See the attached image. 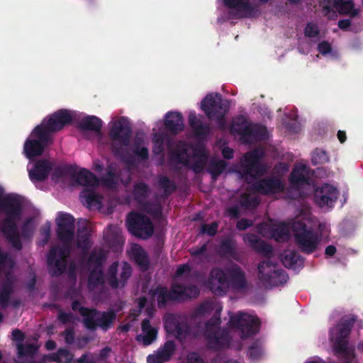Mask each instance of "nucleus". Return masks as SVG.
<instances>
[{"label":"nucleus","instance_id":"obj_13","mask_svg":"<svg viewBox=\"0 0 363 363\" xmlns=\"http://www.w3.org/2000/svg\"><path fill=\"white\" fill-rule=\"evenodd\" d=\"M228 324L240 331L242 339H246L259 333L260 320L257 317L239 313L230 317Z\"/></svg>","mask_w":363,"mask_h":363},{"label":"nucleus","instance_id":"obj_18","mask_svg":"<svg viewBox=\"0 0 363 363\" xmlns=\"http://www.w3.org/2000/svg\"><path fill=\"white\" fill-rule=\"evenodd\" d=\"M57 223V235L65 244H69L74 238V218L70 214L60 213Z\"/></svg>","mask_w":363,"mask_h":363},{"label":"nucleus","instance_id":"obj_34","mask_svg":"<svg viewBox=\"0 0 363 363\" xmlns=\"http://www.w3.org/2000/svg\"><path fill=\"white\" fill-rule=\"evenodd\" d=\"M333 6L337 12L342 16H350L354 18L359 15V9L354 8V4L352 0H333Z\"/></svg>","mask_w":363,"mask_h":363},{"label":"nucleus","instance_id":"obj_48","mask_svg":"<svg viewBox=\"0 0 363 363\" xmlns=\"http://www.w3.org/2000/svg\"><path fill=\"white\" fill-rule=\"evenodd\" d=\"M158 185L162 189H163L164 193L167 196L171 195L177 189L175 182L167 176L161 175L159 177Z\"/></svg>","mask_w":363,"mask_h":363},{"label":"nucleus","instance_id":"obj_1","mask_svg":"<svg viewBox=\"0 0 363 363\" xmlns=\"http://www.w3.org/2000/svg\"><path fill=\"white\" fill-rule=\"evenodd\" d=\"M208 288L216 296H224L230 288L242 291L247 287L245 272L238 264L232 263L225 269L213 267L206 282Z\"/></svg>","mask_w":363,"mask_h":363},{"label":"nucleus","instance_id":"obj_53","mask_svg":"<svg viewBox=\"0 0 363 363\" xmlns=\"http://www.w3.org/2000/svg\"><path fill=\"white\" fill-rule=\"evenodd\" d=\"M71 307L74 311H79L80 315L83 317V319L86 318L89 316V314H93L96 312V308H90L82 306H81L80 302L77 300L72 302Z\"/></svg>","mask_w":363,"mask_h":363},{"label":"nucleus","instance_id":"obj_60","mask_svg":"<svg viewBox=\"0 0 363 363\" xmlns=\"http://www.w3.org/2000/svg\"><path fill=\"white\" fill-rule=\"evenodd\" d=\"M312 160L314 163H325L329 161V157L325 151L316 149L313 153Z\"/></svg>","mask_w":363,"mask_h":363},{"label":"nucleus","instance_id":"obj_6","mask_svg":"<svg viewBox=\"0 0 363 363\" xmlns=\"http://www.w3.org/2000/svg\"><path fill=\"white\" fill-rule=\"evenodd\" d=\"M72 120V116L68 110L60 109L44 118L35 127L39 128L50 140H53V135L70 124Z\"/></svg>","mask_w":363,"mask_h":363},{"label":"nucleus","instance_id":"obj_46","mask_svg":"<svg viewBox=\"0 0 363 363\" xmlns=\"http://www.w3.org/2000/svg\"><path fill=\"white\" fill-rule=\"evenodd\" d=\"M74 355L65 348H60L50 356V360L57 363H72Z\"/></svg>","mask_w":363,"mask_h":363},{"label":"nucleus","instance_id":"obj_55","mask_svg":"<svg viewBox=\"0 0 363 363\" xmlns=\"http://www.w3.org/2000/svg\"><path fill=\"white\" fill-rule=\"evenodd\" d=\"M118 179L117 173L106 172L101 178L102 184L109 188H113L116 186Z\"/></svg>","mask_w":363,"mask_h":363},{"label":"nucleus","instance_id":"obj_17","mask_svg":"<svg viewBox=\"0 0 363 363\" xmlns=\"http://www.w3.org/2000/svg\"><path fill=\"white\" fill-rule=\"evenodd\" d=\"M264 153L262 150L255 149L244 155L243 174L255 179L265 172L264 166L260 163Z\"/></svg>","mask_w":363,"mask_h":363},{"label":"nucleus","instance_id":"obj_26","mask_svg":"<svg viewBox=\"0 0 363 363\" xmlns=\"http://www.w3.org/2000/svg\"><path fill=\"white\" fill-rule=\"evenodd\" d=\"M165 128L172 135H177L184 130V118L180 112L169 111L164 121Z\"/></svg>","mask_w":363,"mask_h":363},{"label":"nucleus","instance_id":"obj_29","mask_svg":"<svg viewBox=\"0 0 363 363\" xmlns=\"http://www.w3.org/2000/svg\"><path fill=\"white\" fill-rule=\"evenodd\" d=\"M247 242L255 251L264 256H271L273 254V248L271 245L262 240L255 234H247L244 238Z\"/></svg>","mask_w":363,"mask_h":363},{"label":"nucleus","instance_id":"obj_59","mask_svg":"<svg viewBox=\"0 0 363 363\" xmlns=\"http://www.w3.org/2000/svg\"><path fill=\"white\" fill-rule=\"evenodd\" d=\"M218 224L214 221L211 224H203L201 225V233L207 234L209 236H214L218 232Z\"/></svg>","mask_w":363,"mask_h":363},{"label":"nucleus","instance_id":"obj_19","mask_svg":"<svg viewBox=\"0 0 363 363\" xmlns=\"http://www.w3.org/2000/svg\"><path fill=\"white\" fill-rule=\"evenodd\" d=\"M201 108L210 120L228 112V107L223 104L221 95L218 93L215 95L207 94L201 101Z\"/></svg>","mask_w":363,"mask_h":363},{"label":"nucleus","instance_id":"obj_9","mask_svg":"<svg viewBox=\"0 0 363 363\" xmlns=\"http://www.w3.org/2000/svg\"><path fill=\"white\" fill-rule=\"evenodd\" d=\"M357 318L355 316L343 319L337 325V333L336 337H334L331 334L330 340L333 342V348L336 355H350L347 338Z\"/></svg>","mask_w":363,"mask_h":363},{"label":"nucleus","instance_id":"obj_25","mask_svg":"<svg viewBox=\"0 0 363 363\" xmlns=\"http://www.w3.org/2000/svg\"><path fill=\"white\" fill-rule=\"evenodd\" d=\"M267 129L264 126L258 123H250L241 140L245 143H253L262 141L267 138Z\"/></svg>","mask_w":363,"mask_h":363},{"label":"nucleus","instance_id":"obj_40","mask_svg":"<svg viewBox=\"0 0 363 363\" xmlns=\"http://www.w3.org/2000/svg\"><path fill=\"white\" fill-rule=\"evenodd\" d=\"M91 233L87 225H83L77 230V246L82 250H89L91 246Z\"/></svg>","mask_w":363,"mask_h":363},{"label":"nucleus","instance_id":"obj_15","mask_svg":"<svg viewBox=\"0 0 363 363\" xmlns=\"http://www.w3.org/2000/svg\"><path fill=\"white\" fill-rule=\"evenodd\" d=\"M225 7L229 9L228 14L232 18H252L259 13L258 6L250 0H223Z\"/></svg>","mask_w":363,"mask_h":363},{"label":"nucleus","instance_id":"obj_21","mask_svg":"<svg viewBox=\"0 0 363 363\" xmlns=\"http://www.w3.org/2000/svg\"><path fill=\"white\" fill-rule=\"evenodd\" d=\"M109 135L113 142H118L121 146L129 145L131 138V128L127 118L121 117L111 125Z\"/></svg>","mask_w":363,"mask_h":363},{"label":"nucleus","instance_id":"obj_4","mask_svg":"<svg viewBox=\"0 0 363 363\" xmlns=\"http://www.w3.org/2000/svg\"><path fill=\"white\" fill-rule=\"evenodd\" d=\"M221 308H217L213 315L206 323L203 336L208 347L215 351L227 348L230 345L231 337L225 328H220Z\"/></svg>","mask_w":363,"mask_h":363},{"label":"nucleus","instance_id":"obj_39","mask_svg":"<svg viewBox=\"0 0 363 363\" xmlns=\"http://www.w3.org/2000/svg\"><path fill=\"white\" fill-rule=\"evenodd\" d=\"M80 198L81 202L89 208L101 203V197L91 189H83Z\"/></svg>","mask_w":363,"mask_h":363},{"label":"nucleus","instance_id":"obj_33","mask_svg":"<svg viewBox=\"0 0 363 363\" xmlns=\"http://www.w3.org/2000/svg\"><path fill=\"white\" fill-rule=\"evenodd\" d=\"M189 124L197 138H204L211 133L210 125L203 123L194 112H191L189 115Z\"/></svg>","mask_w":363,"mask_h":363},{"label":"nucleus","instance_id":"obj_35","mask_svg":"<svg viewBox=\"0 0 363 363\" xmlns=\"http://www.w3.org/2000/svg\"><path fill=\"white\" fill-rule=\"evenodd\" d=\"M78 128L81 130L100 133L102 128V121L95 116H86L81 119Z\"/></svg>","mask_w":363,"mask_h":363},{"label":"nucleus","instance_id":"obj_57","mask_svg":"<svg viewBox=\"0 0 363 363\" xmlns=\"http://www.w3.org/2000/svg\"><path fill=\"white\" fill-rule=\"evenodd\" d=\"M262 355V349L257 342H253L249 347L248 356L252 360H257Z\"/></svg>","mask_w":363,"mask_h":363},{"label":"nucleus","instance_id":"obj_30","mask_svg":"<svg viewBox=\"0 0 363 363\" xmlns=\"http://www.w3.org/2000/svg\"><path fill=\"white\" fill-rule=\"evenodd\" d=\"M169 161L186 167L189 166V156L187 145L184 142L179 141L169 152Z\"/></svg>","mask_w":363,"mask_h":363},{"label":"nucleus","instance_id":"obj_62","mask_svg":"<svg viewBox=\"0 0 363 363\" xmlns=\"http://www.w3.org/2000/svg\"><path fill=\"white\" fill-rule=\"evenodd\" d=\"M272 235L277 240H279L288 235V230L284 225H279L274 228Z\"/></svg>","mask_w":363,"mask_h":363},{"label":"nucleus","instance_id":"obj_36","mask_svg":"<svg viewBox=\"0 0 363 363\" xmlns=\"http://www.w3.org/2000/svg\"><path fill=\"white\" fill-rule=\"evenodd\" d=\"M281 262L286 268L295 269L303 266L304 259L296 251L288 250L283 254Z\"/></svg>","mask_w":363,"mask_h":363},{"label":"nucleus","instance_id":"obj_31","mask_svg":"<svg viewBox=\"0 0 363 363\" xmlns=\"http://www.w3.org/2000/svg\"><path fill=\"white\" fill-rule=\"evenodd\" d=\"M217 252L221 257L232 258L238 260L237 242L231 237L226 238L221 240L218 247Z\"/></svg>","mask_w":363,"mask_h":363},{"label":"nucleus","instance_id":"obj_7","mask_svg":"<svg viewBox=\"0 0 363 363\" xmlns=\"http://www.w3.org/2000/svg\"><path fill=\"white\" fill-rule=\"evenodd\" d=\"M294 232L296 243L302 252L309 255L317 250L320 239L318 233L306 223L295 224Z\"/></svg>","mask_w":363,"mask_h":363},{"label":"nucleus","instance_id":"obj_23","mask_svg":"<svg viewBox=\"0 0 363 363\" xmlns=\"http://www.w3.org/2000/svg\"><path fill=\"white\" fill-rule=\"evenodd\" d=\"M175 351V342L173 340H167L157 351L147 357V362L165 363L171 359Z\"/></svg>","mask_w":363,"mask_h":363},{"label":"nucleus","instance_id":"obj_27","mask_svg":"<svg viewBox=\"0 0 363 363\" xmlns=\"http://www.w3.org/2000/svg\"><path fill=\"white\" fill-rule=\"evenodd\" d=\"M289 183L292 188L300 189L303 185L309 184L307 169L305 165L296 166L289 177Z\"/></svg>","mask_w":363,"mask_h":363},{"label":"nucleus","instance_id":"obj_64","mask_svg":"<svg viewBox=\"0 0 363 363\" xmlns=\"http://www.w3.org/2000/svg\"><path fill=\"white\" fill-rule=\"evenodd\" d=\"M186 363H206L196 352H190L186 355Z\"/></svg>","mask_w":363,"mask_h":363},{"label":"nucleus","instance_id":"obj_38","mask_svg":"<svg viewBox=\"0 0 363 363\" xmlns=\"http://www.w3.org/2000/svg\"><path fill=\"white\" fill-rule=\"evenodd\" d=\"M105 282L104 273L103 269L92 268L87 278V286L89 289H94L98 286L103 285Z\"/></svg>","mask_w":363,"mask_h":363},{"label":"nucleus","instance_id":"obj_10","mask_svg":"<svg viewBox=\"0 0 363 363\" xmlns=\"http://www.w3.org/2000/svg\"><path fill=\"white\" fill-rule=\"evenodd\" d=\"M127 225L133 235L143 240L150 238L154 233V226L150 218L137 212L128 214Z\"/></svg>","mask_w":363,"mask_h":363},{"label":"nucleus","instance_id":"obj_32","mask_svg":"<svg viewBox=\"0 0 363 363\" xmlns=\"http://www.w3.org/2000/svg\"><path fill=\"white\" fill-rule=\"evenodd\" d=\"M142 334L136 336L135 340L138 342H142L145 346L151 345L157 337V330L153 328L149 319L145 318L141 323Z\"/></svg>","mask_w":363,"mask_h":363},{"label":"nucleus","instance_id":"obj_5","mask_svg":"<svg viewBox=\"0 0 363 363\" xmlns=\"http://www.w3.org/2000/svg\"><path fill=\"white\" fill-rule=\"evenodd\" d=\"M65 176H69L71 181L79 186L96 188L99 185V178L90 170L82 168L77 172L76 168L72 165L55 167L52 171L51 178L53 181H58Z\"/></svg>","mask_w":363,"mask_h":363},{"label":"nucleus","instance_id":"obj_43","mask_svg":"<svg viewBox=\"0 0 363 363\" xmlns=\"http://www.w3.org/2000/svg\"><path fill=\"white\" fill-rule=\"evenodd\" d=\"M194 155L196 160L192 164L191 168L196 174H199L203 172L205 167L208 156L203 148L195 150Z\"/></svg>","mask_w":363,"mask_h":363},{"label":"nucleus","instance_id":"obj_41","mask_svg":"<svg viewBox=\"0 0 363 363\" xmlns=\"http://www.w3.org/2000/svg\"><path fill=\"white\" fill-rule=\"evenodd\" d=\"M13 292V283L7 277L6 281L2 283L0 289V303L3 307H6L9 305V299Z\"/></svg>","mask_w":363,"mask_h":363},{"label":"nucleus","instance_id":"obj_50","mask_svg":"<svg viewBox=\"0 0 363 363\" xmlns=\"http://www.w3.org/2000/svg\"><path fill=\"white\" fill-rule=\"evenodd\" d=\"M49 307L58 308L57 313V320L58 321L63 325H66L67 323H74L76 320V317L72 313H66L63 311L60 306L57 304H49L48 305Z\"/></svg>","mask_w":363,"mask_h":363},{"label":"nucleus","instance_id":"obj_14","mask_svg":"<svg viewBox=\"0 0 363 363\" xmlns=\"http://www.w3.org/2000/svg\"><path fill=\"white\" fill-rule=\"evenodd\" d=\"M116 318V313L113 309L106 311L96 309V313H90L86 318H84L82 323L89 330L94 331L99 328L104 331H107L113 327Z\"/></svg>","mask_w":363,"mask_h":363},{"label":"nucleus","instance_id":"obj_20","mask_svg":"<svg viewBox=\"0 0 363 363\" xmlns=\"http://www.w3.org/2000/svg\"><path fill=\"white\" fill-rule=\"evenodd\" d=\"M284 189V184L281 179L270 176L255 181L252 185V190L262 195H271L281 193Z\"/></svg>","mask_w":363,"mask_h":363},{"label":"nucleus","instance_id":"obj_42","mask_svg":"<svg viewBox=\"0 0 363 363\" xmlns=\"http://www.w3.org/2000/svg\"><path fill=\"white\" fill-rule=\"evenodd\" d=\"M107 255L100 249L99 251H92L87 259V265L89 267L103 269V264L106 262Z\"/></svg>","mask_w":363,"mask_h":363},{"label":"nucleus","instance_id":"obj_61","mask_svg":"<svg viewBox=\"0 0 363 363\" xmlns=\"http://www.w3.org/2000/svg\"><path fill=\"white\" fill-rule=\"evenodd\" d=\"M38 347L34 344H28L25 346L18 347V352L21 355H33L36 353Z\"/></svg>","mask_w":363,"mask_h":363},{"label":"nucleus","instance_id":"obj_11","mask_svg":"<svg viewBox=\"0 0 363 363\" xmlns=\"http://www.w3.org/2000/svg\"><path fill=\"white\" fill-rule=\"evenodd\" d=\"M69 255L68 246H53L50 248L47 255V264L49 274L52 277H59L65 272Z\"/></svg>","mask_w":363,"mask_h":363},{"label":"nucleus","instance_id":"obj_58","mask_svg":"<svg viewBox=\"0 0 363 363\" xmlns=\"http://www.w3.org/2000/svg\"><path fill=\"white\" fill-rule=\"evenodd\" d=\"M179 324V321L176 319L172 315L166 317L164 320V328L167 333L173 335Z\"/></svg>","mask_w":363,"mask_h":363},{"label":"nucleus","instance_id":"obj_16","mask_svg":"<svg viewBox=\"0 0 363 363\" xmlns=\"http://www.w3.org/2000/svg\"><path fill=\"white\" fill-rule=\"evenodd\" d=\"M118 262H113L108 268L106 272V281L113 289H122L125 286L132 274V267L128 262H123L120 273V278L117 277Z\"/></svg>","mask_w":363,"mask_h":363},{"label":"nucleus","instance_id":"obj_28","mask_svg":"<svg viewBox=\"0 0 363 363\" xmlns=\"http://www.w3.org/2000/svg\"><path fill=\"white\" fill-rule=\"evenodd\" d=\"M247 242L255 251L264 256H271L273 254V248L271 245L262 240L255 234H247L244 238Z\"/></svg>","mask_w":363,"mask_h":363},{"label":"nucleus","instance_id":"obj_52","mask_svg":"<svg viewBox=\"0 0 363 363\" xmlns=\"http://www.w3.org/2000/svg\"><path fill=\"white\" fill-rule=\"evenodd\" d=\"M259 204V200L257 197H252L247 194H243L240 196V205L244 208H256Z\"/></svg>","mask_w":363,"mask_h":363},{"label":"nucleus","instance_id":"obj_51","mask_svg":"<svg viewBox=\"0 0 363 363\" xmlns=\"http://www.w3.org/2000/svg\"><path fill=\"white\" fill-rule=\"evenodd\" d=\"M320 6L322 7L323 12L325 16L329 20H335L337 17L336 11L334 10L332 0H321Z\"/></svg>","mask_w":363,"mask_h":363},{"label":"nucleus","instance_id":"obj_2","mask_svg":"<svg viewBox=\"0 0 363 363\" xmlns=\"http://www.w3.org/2000/svg\"><path fill=\"white\" fill-rule=\"evenodd\" d=\"M3 193V189L0 187V207L6 215L0 230L15 250H21L23 245L17 221L22 214V204L19 199L15 196L8 195L2 198Z\"/></svg>","mask_w":363,"mask_h":363},{"label":"nucleus","instance_id":"obj_37","mask_svg":"<svg viewBox=\"0 0 363 363\" xmlns=\"http://www.w3.org/2000/svg\"><path fill=\"white\" fill-rule=\"evenodd\" d=\"M133 258L143 271L150 267V259L145 250L140 245H135L132 249Z\"/></svg>","mask_w":363,"mask_h":363},{"label":"nucleus","instance_id":"obj_63","mask_svg":"<svg viewBox=\"0 0 363 363\" xmlns=\"http://www.w3.org/2000/svg\"><path fill=\"white\" fill-rule=\"evenodd\" d=\"M134 154L141 160L145 161L149 158V151L145 147H135L133 150Z\"/></svg>","mask_w":363,"mask_h":363},{"label":"nucleus","instance_id":"obj_44","mask_svg":"<svg viewBox=\"0 0 363 363\" xmlns=\"http://www.w3.org/2000/svg\"><path fill=\"white\" fill-rule=\"evenodd\" d=\"M250 123L248 122L244 116L240 115L233 121L230 127V130L232 133L238 134L241 138L245 133V130L248 128Z\"/></svg>","mask_w":363,"mask_h":363},{"label":"nucleus","instance_id":"obj_8","mask_svg":"<svg viewBox=\"0 0 363 363\" xmlns=\"http://www.w3.org/2000/svg\"><path fill=\"white\" fill-rule=\"evenodd\" d=\"M258 279L265 288L282 285L289 279L284 269H276L275 265L269 260L262 261L258 264Z\"/></svg>","mask_w":363,"mask_h":363},{"label":"nucleus","instance_id":"obj_49","mask_svg":"<svg viewBox=\"0 0 363 363\" xmlns=\"http://www.w3.org/2000/svg\"><path fill=\"white\" fill-rule=\"evenodd\" d=\"M149 191L148 185L144 182H138L134 185L133 195L135 199L138 202L145 200L148 196Z\"/></svg>","mask_w":363,"mask_h":363},{"label":"nucleus","instance_id":"obj_47","mask_svg":"<svg viewBox=\"0 0 363 363\" xmlns=\"http://www.w3.org/2000/svg\"><path fill=\"white\" fill-rule=\"evenodd\" d=\"M166 136L160 133L153 134L152 137V152L155 155H162L164 151V141Z\"/></svg>","mask_w":363,"mask_h":363},{"label":"nucleus","instance_id":"obj_56","mask_svg":"<svg viewBox=\"0 0 363 363\" xmlns=\"http://www.w3.org/2000/svg\"><path fill=\"white\" fill-rule=\"evenodd\" d=\"M303 33L305 36L307 38H315L319 35L320 29L316 23L308 22L304 28Z\"/></svg>","mask_w":363,"mask_h":363},{"label":"nucleus","instance_id":"obj_22","mask_svg":"<svg viewBox=\"0 0 363 363\" xmlns=\"http://www.w3.org/2000/svg\"><path fill=\"white\" fill-rule=\"evenodd\" d=\"M339 195L337 188L333 186L325 184L317 188L314 192V201L320 207H333L336 202Z\"/></svg>","mask_w":363,"mask_h":363},{"label":"nucleus","instance_id":"obj_3","mask_svg":"<svg viewBox=\"0 0 363 363\" xmlns=\"http://www.w3.org/2000/svg\"><path fill=\"white\" fill-rule=\"evenodd\" d=\"M150 294L156 297L159 308L164 307L169 301H184L199 296L200 291L194 284L172 283L170 289L167 286L158 285L151 289Z\"/></svg>","mask_w":363,"mask_h":363},{"label":"nucleus","instance_id":"obj_54","mask_svg":"<svg viewBox=\"0 0 363 363\" xmlns=\"http://www.w3.org/2000/svg\"><path fill=\"white\" fill-rule=\"evenodd\" d=\"M191 333V327L186 322H179V324L173 335L177 339H183L187 337Z\"/></svg>","mask_w":363,"mask_h":363},{"label":"nucleus","instance_id":"obj_45","mask_svg":"<svg viewBox=\"0 0 363 363\" xmlns=\"http://www.w3.org/2000/svg\"><path fill=\"white\" fill-rule=\"evenodd\" d=\"M227 165V162L223 160H211L208 171L211 174L212 179L213 180H216L218 177L225 171Z\"/></svg>","mask_w":363,"mask_h":363},{"label":"nucleus","instance_id":"obj_12","mask_svg":"<svg viewBox=\"0 0 363 363\" xmlns=\"http://www.w3.org/2000/svg\"><path fill=\"white\" fill-rule=\"evenodd\" d=\"M53 140H50L39 128L35 127L30 137L26 140L23 152L26 157L32 159L43 155L46 147L51 145Z\"/></svg>","mask_w":363,"mask_h":363},{"label":"nucleus","instance_id":"obj_24","mask_svg":"<svg viewBox=\"0 0 363 363\" xmlns=\"http://www.w3.org/2000/svg\"><path fill=\"white\" fill-rule=\"evenodd\" d=\"M52 169V163L47 160H38L33 167L28 171L32 182H43L48 179Z\"/></svg>","mask_w":363,"mask_h":363}]
</instances>
